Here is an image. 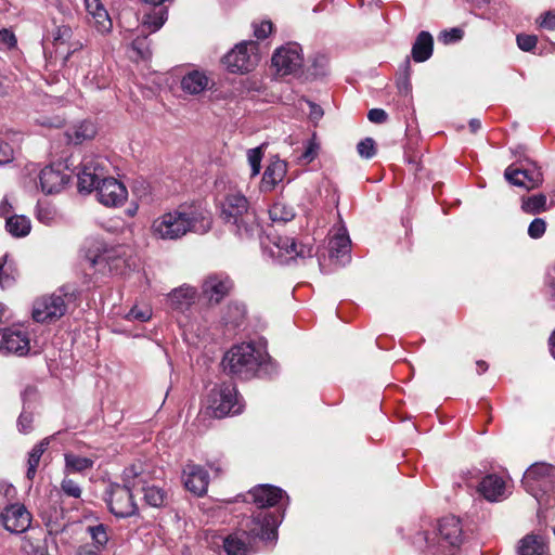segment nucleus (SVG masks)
Wrapping results in <instances>:
<instances>
[{
  "label": "nucleus",
  "instance_id": "f257e3e1",
  "mask_svg": "<svg viewBox=\"0 0 555 555\" xmlns=\"http://www.w3.org/2000/svg\"><path fill=\"white\" fill-rule=\"evenodd\" d=\"M210 228L209 212L196 207L180 206L155 218L151 225V233L157 240L175 241L189 232L207 233Z\"/></svg>",
  "mask_w": 555,
  "mask_h": 555
},
{
  "label": "nucleus",
  "instance_id": "f03ea898",
  "mask_svg": "<svg viewBox=\"0 0 555 555\" xmlns=\"http://www.w3.org/2000/svg\"><path fill=\"white\" fill-rule=\"evenodd\" d=\"M220 217L242 238L253 237L259 232L257 216L242 193H229L224 197Z\"/></svg>",
  "mask_w": 555,
  "mask_h": 555
},
{
  "label": "nucleus",
  "instance_id": "7ed1b4c3",
  "mask_svg": "<svg viewBox=\"0 0 555 555\" xmlns=\"http://www.w3.org/2000/svg\"><path fill=\"white\" fill-rule=\"evenodd\" d=\"M463 542V529L459 518L447 516L438 520L431 531L418 533L415 543L422 546L424 543L427 551L438 554L453 552Z\"/></svg>",
  "mask_w": 555,
  "mask_h": 555
},
{
  "label": "nucleus",
  "instance_id": "20e7f679",
  "mask_svg": "<svg viewBox=\"0 0 555 555\" xmlns=\"http://www.w3.org/2000/svg\"><path fill=\"white\" fill-rule=\"evenodd\" d=\"M262 361V354L253 344H241L232 347L223 358L224 370L230 374L249 378Z\"/></svg>",
  "mask_w": 555,
  "mask_h": 555
},
{
  "label": "nucleus",
  "instance_id": "39448f33",
  "mask_svg": "<svg viewBox=\"0 0 555 555\" xmlns=\"http://www.w3.org/2000/svg\"><path fill=\"white\" fill-rule=\"evenodd\" d=\"M75 300V293L65 286L57 292L38 298L34 302L33 318L38 323L54 322L65 314L68 305Z\"/></svg>",
  "mask_w": 555,
  "mask_h": 555
},
{
  "label": "nucleus",
  "instance_id": "423d86ee",
  "mask_svg": "<svg viewBox=\"0 0 555 555\" xmlns=\"http://www.w3.org/2000/svg\"><path fill=\"white\" fill-rule=\"evenodd\" d=\"M109 162L106 157L95 154H87L83 156L79 170L78 190L79 192L90 193L96 190L104 179H107Z\"/></svg>",
  "mask_w": 555,
  "mask_h": 555
},
{
  "label": "nucleus",
  "instance_id": "0eeeda50",
  "mask_svg": "<svg viewBox=\"0 0 555 555\" xmlns=\"http://www.w3.org/2000/svg\"><path fill=\"white\" fill-rule=\"evenodd\" d=\"M208 409L217 418L241 413L243 403L241 402L235 385L232 383H223L214 387L208 396Z\"/></svg>",
  "mask_w": 555,
  "mask_h": 555
},
{
  "label": "nucleus",
  "instance_id": "6e6552de",
  "mask_svg": "<svg viewBox=\"0 0 555 555\" xmlns=\"http://www.w3.org/2000/svg\"><path fill=\"white\" fill-rule=\"evenodd\" d=\"M222 61L231 73H248L259 62L258 43L253 40L240 42L223 56Z\"/></svg>",
  "mask_w": 555,
  "mask_h": 555
},
{
  "label": "nucleus",
  "instance_id": "1a4fd4ad",
  "mask_svg": "<svg viewBox=\"0 0 555 555\" xmlns=\"http://www.w3.org/2000/svg\"><path fill=\"white\" fill-rule=\"evenodd\" d=\"M304 64L301 47L291 42L276 49L272 56V65L281 76L297 73Z\"/></svg>",
  "mask_w": 555,
  "mask_h": 555
},
{
  "label": "nucleus",
  "instance_id": "9d476101",
  "mask_svg": "<svg viewBox=\"0 0 555 555\" xmlns=\"http://www.w3.org/2000/svg\"><path fill=\"white\" fill-rule=\"evenodd\" d=\"M278 518L269 512H259L247 520L243 531L249 535L251 540L258 538L260 540L271 541L276 539Z\"/></svg>",
  "mask_w": 555,
  "mask_h": 555
},
{
  "label": "nucleus",
  "instance_id": "9b49d317",
  "mask_svg": "<svg viewBox=\"0 0 555 555\" xmlns=\"http://www.w3.org/2000/svg\"><path fill=\"white\" fill-rule=\"evenodd\" d=\"M107 504L109 511L117 517H129L137 511L134 493L124 485H112L108 491Z\"/></svg>",
  "mask_w": 555,
  "mask_h": 555
},
{
  "label": "nucleus",
  "instance_id": "f8f14e48",
  "mask_svg": "<svg viewBox=\"0 0 555 555\" xmlns=\"http://www.w3.org/2000/svg\"><path fill=\"white\" fill-rule=\"evenodd\" d=\"M30 349L29 334L22 327H8L0 332V352L25 356Z\"/></svg>",
  "mask_w": 555,
  "mask_h": 555
},
{
  "label": "nucleus",
  "instance_id": "ddd939ff",
  "mask_svg": "<svg viewBox=\"0 0 555 555\" xmlns=\"http://www.w3.org/2000/svg\"><path fill=\"white\" fill-rule=\"evenodd\" d=\"M31 517L24 505L15 503L0 513V524L11 533L25 532L30 526Z\"/></svg>",
  "mask_w": 555,
  "mask_h": 555
},
{
  "label": "nucleus",
  "instance_id": "4468645a",
  "mask_svg": "<svg viewBox=\"0 0 555 555\" xmlns=\"http://www.w3.org/2000/svg\"><path fill=\"white\" fill-rule=\"evenodd\" d=\"M96 195L99 202L104 206L118 207L126 202L128 191L121 182L115 178L108 177L101 182V185L98 186Z\"/></svg>",
  "mask_w": 555,
  "mask_h": 555
},
{
  "label": "nucleus",
  "instance_id": "2eb2a0df",
  "mask_svg": "<svg viewBox=\"0 0 555 555\" xmlns=\"http://www.w3.org/2000/svg\"><path fill=\"white\" fill-rule=\"evenodd\" d=\"M69 182V175L61 165L47 166L39 175V183L44 194L52 195L62 192Z\"/></svg>",
  "mask_w": 555,
  "mask_h": 555
},
{
  "label": "nucleus",
  "instance_id": "dca6fc26",
  "mask_svg": "<svg viewBox=\"0 0 555 555\" xmlns=\"http://www.w3.org/2000/svg\"><path fill=\"white\" fill-rule=\"evenodd\" d=\"M504 176L509 183L527 191L538 188L543 182L542 172L535 166L530 168L509 166L505 169Z\"/></svg>",
  "mask_w": 555,
  "mask_h": 555
},
{
  "label": "nucleus",
  "instance_id": "f3484780",
  "mask_svg": "<svg viewBox=\"0 0 555 555\" xmlns=\"http://www.w3.org/2000/svg\"><path fill=\"white\" fill-rule=\"evenodd\" d=\"M182 478L186 490L195 495L202 496L207 492L209 475L202 466L193 463L186 464Z\"/></svg>",
  "mask_w": 555,
  "mask_h": 555
},
{
  "label": "nucleus",
  "instance_id": "a211bd4d",
  "mask_svg": "<svg viewBox=\"0 0 555 555\" xmlns=\"http://www.w3.org/2000/svg\"><path fill=\"white\" fill-rule=\"evenodd\" d=\"M232 281L228 276L209 275L202 284V294L210 304H219L232 289Z\"/></svg>",
  "mask_w": 555,
  "mask_h": 555
},
{
  "label": "nucleus",
  "instance_id": "6ab92c4d",
  "mask_svg": "<svg viewBox=\"0 0 555 555\" xmlns=\"http://www.w3.org/2000/svg\"><path fill=\"white\" fill-rule=\"evenodd\" d=\"M198 298L197 289L189 284L173 288L167 295L169 307L180 313H185Z\"/></svg>",
  "mask_w": 555,
  "mask_h": 555
},
{
  "label": "nucleus",
  "instance_id": "aec40b11",
  "mask_svg": "<svg viewBox=\"0 0 555 555\" xmlns=\"http://www.w3.org/2000/svg\"><path fill=\"white\" fill-rule=\"evenodd\" d=\"M150 479L151 473L141 462L126 467L122 473V485L132 493L137 491L142 492L147 487Z\"/></svg>",
  "mask_w": 555,
  "mask_h": 555
},
{
  "label": "nucleus",
  "instance_id": "412c9836",
  "mask_svg": "<svg viewBox=\"0 0 555 555\" xmlns=\"http://www.w3.org/2000/svg\"><path fill=\"white\" fill-rule=\"evenodd\" d=\"M273 244L280 251L288 255L292 259H304L313 256V246L310 242L297 243L294 237L276 236L273 237Z\"/></svg>",
  "mask_w": 555,
  "mask_h": 555
},
{
  "label": "nucleus",
  "instance_id": "4be33fe9",
  "mask_svg": "<svg viewBox=\"0 0 555 555\" xmlns=\"http://www.w3.org/2000/svg\"><path fill=\"white\" fill-rule=\"evenodd\" d=\"M248 494L259 508H266L278 504L285 492L274 486L259 485L253 488Z\"/></svg>",
  "mask_w": 555,
  "mask_h": 555
},
{
  "label": "nucleus",
  "instance_id": "5701e85b",
  "mask_svg": "<svg viewBox=\"0 0 555 555\" xmlns=\"http://www.w3.org/2000/svg\"><path fill=\"white\" fill-rule=\"evenodd\" d=\"M215 85L214 80L202 70H191L181 79V89L191 95L199 94Z\"/></svg>",
  "mask_w": 555,
  "mask_h": 555
},
{
  "label": "nucleus",
  "instance_id": "b1692460",
  "mask_svg": "<svg viewBox=\"0 0 555 555\" xmlns=\"http://www.w3.org/2000/svg\"><path fill=\"white\" fill-rule=\"evenodd\" d=\"M350 238L345 228H339L337 232L330 238L328 250L330 257L337 262L345 264L349 260Z\"/></svg>",
  "mask_w": 555,
  "mask_h": 555
},
{
  "label": "nucleus",
  "instance_id": "393cba45",
  "mask_svg": "<svg viewBox=\"0 0 555 555\" xmlns=\"http://www.w3.org/2000/svg\"><path fill=\"white\" fill-rule=\"evenodd\" d=\"M547 552L546 538L534 532L526 534L517 545V555H546Z\"/></svg>",
  "mask_w": 555,
  "mask_h": 555
},
{
  "label": "nucleus",
  "instance_id": "a878e982",
  "mask_svg": "<svg viewBox=\"0 0 555 555\" xmlns=\"http://www.w3.org/2000/svg\"><path fill=\"white\" fill-rule=\"evenodd\" d=\"M287 172V165L280 158L271 160L269 166L266 168L261 188L263 191H272L280 182L283 181Z\"/></svg>",
  "mask_w": 555,
  "mask_h": 555
},
{
  "label": "nucleus",
  "instance_id": "bb28decb",
  "mask_svg": "<svg viewBox=\"0 0 555 555\" xmlns=\"http://www.w3.org/2000/svg\"><path fill=\"white\" fill-rule=\"evenodd\" d=\"M253 540L246 531L235 532L223 540V547L228 555H248Z\"/></svg>",
  "mask_w": 555,
  "mask_h": 555
},
{
  "label": "nucleus",
  "instance_id": "cd10ccee",
  "mask_svg": "<svg viewBox=\"0 0 555 555\" xmlns=\"http://www.w3.org/2000/svg\"><path fill=\"white\" fill-rule=\"evenodd\" d=\"M463 479L470 494L477 495L482 502L486 498V474L481 469L473 468L464 474Z\"/></svg>",
  "mask_w": 555,
  "mask_h": 555
},
{
  "label": "nucleus",
  "instance_id": "c85d7f7f",
  "mask_svg": "<svg viewBox=\"0 0 555 555\" xmlns=\"http://www.w3.org/2000/svg\"><path fill=\"white\" fill-rule=\"evenodd\" d=\"M434 49V39L428 31H421L412 47V57L415 62H425L431 54Z\"/></svg>",
  "mask_w": 555,
  "mask_h": 555
},
{
  "label": "nucleus",
  "instance_id": "c756f323",
  "mask_svg": "<svg viewBox=\"0 0 555 555\" xmlns=\"http://www.w3.org/2000/svg\"><path fill=\"white\" fill-rule=\"evenodd\" d=\"M507 480L496 474H488V502L505 500L511 491Z\"/></svg>",
  "mask_w": 555,
  "mask_h": 555
},
{
  "label": "nucleus",
  "instance_id": "7c9ffc66",
  "mask_svg": "<svg viewBox=\"0 0 555 555\" xmlns=\"http://www.w3.org/2000/svg\"><path fill=\"white\" fill-rule=\"evenodd\" d=\"M40 516L49 533L57 534L63 531L65 524L63 522L62 508H41Z\"/></svg>",
  "mask_w": 555,
  "mask_h": 555
},
{
  "label": "nucleus",
  "instance_id": "2f4dec72",
  "mask_svg": "<svg viewBox=\"0 0 555 555\" xmlns=\"http://www.w3.org/2000/svg\"><path fill=\"white\" fill-rule=\"evenodd\" d=\"M95 127L91 121H81L66 131L68 141L74 144H80L85 140H90L95 135Z\"/></svg>",
  "mask_w": 555,
  "mask_h": 555
},
{
  "label": "nucleus",
  "instance_id": "473e14b6",
  "mask_svg": "<svg viewBox=\"0 0 555 555\" xmlns=\"http://www.w3.org/2000/svg\"><path fill=\"white\" fill-rule=\"evenodd\" d=\"M555 480V466L547 463H535L531 465L525 473L524 482L528 480Z\"/></svg>",
  "mask_w": 555,
  "mask_h": 555
},
{
  "label": "nucleus",
  "instance_id": "72a5a7b5",
  "mask_svg": "<svg viewBox=\"0 0 555 555\" xmlns=\"http://www.w3.org/2000/svg\"><path fill=\"white\" fill-rule=\"evenodd\" d=\"M168 16L167 9L160 8L150 14H145L142 21L141 33L153 34L160 29Z\"/></svg>",
  "mask_w": 555,
  "mask_h": 555
},
{
  "label": "nucleus",
  "instance_id": "f704fd0d",
  "mask_svg": "<svg viewBox=\"0 0 555 555\" xmlns=\"http://www.w3.org/2000/svg\"><path fill=\"white\" fill-rule=\"evenodd\" d=\"M51 439H52V437L44 438L38 444H36L29 452V456H28V461H27L28 468H27V473H26V477L29 480H33L35 478L40 459H41L43 452L47 450L48 446L50 444Z\"/></svg>",
  "mask_w": 555,
  "mask_h": 555
},
{
  "label": "nucleus",
  "instance_id": "c9c22d12",
  "mask_svg": "<svg viewBox=\"0 0 555 555\" xmlns=\"http://www.w3.org/2000/svg\"><path fill=\"white\" fill-rule=\"evenodd\" d=\"M65 457V472L67 473H82L92 468L94 462L90 457L80 456L74 453H66Z\"/></svg>",
  "mask_w": 555,
  "mask_h": 555
},
{
  "label": "nucleus",
  "instance_id": "e433bc0d",
  "mask_svg": "<svg viewBox=\"0 0 555 555\" xmlns=\"http://www.w3.org/2000/svg\"><path fill=\"white\" fill-rule=\"evenodd\" d=\"M7 230L16 237L26 236L30 232V220L25 216H12L7 219Z\"/></svg>",
  "mask_w": 555,
  "mask_h": 555
},
{
  "label": "nucleus",
  "instance_id": "4c0bfd02",
  "mask_svg": "<svg viewBox=\"0 0 555 555\" xmlns=\"http://www.w3.org/2000/svg\"><path fill=\"white\" fill-rule=\"evenodd\" d=\"M546 196L544 194H535L521 198V209L526 214L538 215L546 210Z\"/></svg>",
  "mask_w": 555,
  "mask_h": 555
},
{
  "label": "nucleus",
  "instance_id": "58836bf2",
  "mask_svg": "<svg viewBox=\"0 0 555 555\" xmlns=\"http://www.w3.org/2000/svg\"><path fill=\"white\" fill-rule=\"evenodd\" d=\"M269 216L273 222H287L294 219L295 210L283 202H276L269 209Z\"/></svg>",
  "mask_w": 555,
  "mask_h": 555
},
{
  "label": "nucleus",
  "instance_id": "ea45409f",
  "mask_svg": "<svg viewBox=\"0 0 555 555\" xmlns=\"http://www.w3.org/2000/svg\"><path fill=\"white\" fill-rule=\"evenodd\" d=\"M36 216L46 225H52L60 220L57 209L48 203H38Z\"/></svg>",
  "mask_w": 555,
  "mask_h": 555
},
{
  "label": "nucleus",
  "instance_id": "a19ab883",
  "mask_svg": "<svg viewBox=\"0 0 555 555\" xmlns=\"http://www.w3.org/2000/svg\"><path fill=\"white\" fill-rule=\"evenodd\" d=\"M89 23L101 34L109 33L113 23L105 8L89 17Z\"/></svg>",
  "mask_w": 555,
  "mask_h": 555
},
{
  "label": "nucleus",
  "instance_id": "79ce46f5",
  "mask_svg": "<svg viewBox=\"0 0 555 555\" xmlns=\"http://www.w3.org/2000/svg\"><path fill=\"white\" fill-rule=\"evenodd\" d=\"M15 280V270L12 263L8 262V255L0 258V286L9 287Z\"/></svg>",
  "mask_w": 555,
  "mask_h": 555
},
{
  "label": "nucleus",
  "instance_id": "37998d69",
  "mask_svg": "<svg viewBox=\"0 0 555 555\" xmlns=\"http://www.w3.org/2000/svg\"><path fill=\"white\" fill-rule=\"evenodd\" d=\"M145 502L153 507H160L166 500V493L158 487L147 486L143 491Z\"/></svg>",
  "mask_w": 555,
  "mask_h": 555
},
{
  "label": "nucleus",
  "instance_id": "c03bdc74",
  "mask_svg": "<svg viewBox=\"0 0 555 555\" xmlns=\"http://www.w3.org/2000/svg\"><path fill=\"white\" fill-rule=\"evenodd\" d=\"M245 307L240 304H233L228 307V314L223 317L227 325L238 326L245 318Z\"/></svg>",
  "mask_w": 555,
  "mask_h": 555
},
{
  "label": "nucleus",
  "instance_id": "a18cd8bd",
  "mask_svg": "<svg viewBox=\"0 0 555 555\" xmlns=\"http://www.w3.org/2000/svg\"><path fill=\"white\" fill-rule=\"evenodd\" d=\"M263 146L264 145H260L258 147L250 149L247 152V159L251 168V177H255L260 172Z\"/></svg>",
  "mask_w": 555,
  "mask_h": 555
},
{
  "label": "nucleus",
  "instance_id": "49530a36",
  "mask_svg": "<svg viewBox=\"0 0 555 555\" xmlns=\"http://www.w3.org/2000/svg\"><path fill=\"white\" fill-rule=\"evenodd\" d=\"M88 532L90 533L95 546L98 548L104 547L108 541V535L106 532V527L102 524L96 526L88 527Z\"/></svg>",
  "mask_w": 555,
  "mask_h": 555
},
{
  "label": "nucleus",
  "instance_id": "de8ad7c7",
  "mask_svg": "<svg viewBox=\"0 0 555 555\" xmlns=\"http://www.w3.org/2000/svg\"><path fill=\"white\" fill-rule=\"evenodd\" d=\"M147 35L146 33L143 34V37H137L132 41V50L137 52L138 56L142 60H146L151 56V50L150 44L147 42Z\"/></svg>",
  "mask_w": 555,
  "mask_h": 555
},
{
  "label": "nucleus",
  "instance_id": "09e8293b",
  "mask_svg": "<svg viewBox=\"0 0 555 555\" xmlns=\"http://www.w3.org/2000/svg\"><path fill=\"white\" fill-rule=\"evenodd\" d=\"M357 151L361 157L372 158L376 153L374 140L372 138L361 140L357 145Z\"/></svg>",
  "mask_w": 555,
  "mask_h": 555
},
{
  "label": "nucleus",
  "instance_id": "8fccbe9b",
  "mask_svg": "<svg viewBox=\"0 0 555 555\" xmlns=\"http://www.w3.org/2000/svg\"><path fill=\"white\" fill-rule=\"evenodd\" d=\"M311 70L314 76H321L325 74L327 67V57L323 54L317 53L311 59Z\"/></svg>",
  "mask_w": 555,
  "mask_h": 555
},
{
  "label": "nucleus",
  "instance_id": "3c124183",
  "mask_svg": "<svg viewBox=\"0 0 555 555\" xmlns=\"http://www.w3.org/2000/svg\"><path fill=\"white\" fill-rule=\"evenodd\" d=\"M61 489L66 495L70 496V498H75V499L80 498L81 492H82L79 485L76 481H74L73 479L67 478V477H65L62 480Z\"/></svg>",
  "mask_w": 555,
  "mask_h": 555
},
{
  "label": "nucleus",
  "instance_id": "603ef678",
  "mask_svg": "<svg viewBox=\"0 0 555 555\" xmlns=\"http://www.w3.org/2000/svg\"><path fill=\"white\" fill-rule=\"evenodd\" d=\"M463 30L461 28L454 27L448 30H443L439 35V40L444 44H451L460 41L463 38Z\"/></svg>",
  "mask_w": 555,
  "mask_h": 555
},
{
  "label": "nucleus",
  "instance_id": "864d4df0",
  "mask_svg": "<svg viewBox=\"0 0 555 555\" xmlns=\"http://www.w3.org/2000/svg\"><path fill=\"white\" fill-rule=\"evenodd\" d=\"M517 46L520 50L529 52L537 46L538 38L533 35L519 34L517 35Z\"/></svg>",
  "mask_w": 555,
  "mask_h": 555
},
{
  "label": "nucleus",
  "instance_id": "5fc2aeb1",
  "mask_svg": "<svg viewBox=\"0 0 555 555\" xmlns=\"http://www.w3.org/2000/svg\"><path fill=\"white\" fill-rule=\"evenodd\" d=\"M546 230V222L541 218L531 221L528 228V234L532 238H540Z\"/></svg>",
  "mask_w": 555,
  "mask_h": 555
},
{
  "label": "nucleus",
  "instance_id": "6e6d98bb",
  "mask_svg": "<svg viewBox=\"0 0 555 555\" xmlns=\"http://www.w3.org/2000/svg\"><path fill=\"white\" fill-rule=\"evenodd\" d=\"M73 36V30L67 25H62L56 28L53 34V41L57 44L66 43Z\"/></svg>",
  "mask_w": 555,
  "mask_h": 555
},
{
  "label": "nucleus",
  "instance_id": "4d7b16f0",
  "mask_svg": "<svg viewBox=\"0 0 555 555\" xmlns=\"http://www.w3.org/2000/svg\"><path fill=\"white\" fill-rule=\"evenodd\" d=\"M397 87L399 92L402 94H409L411 91V82H410V61H405V73L398 79Z\"/></svg>",
  "mask_w": 555,
  "mask_h": 555
},
{
  "label": "nucleus",
  "instance_id": "13d9d810",
  "mask_svg": "<svg viewBox=\"0 0 555 555\" xmlns=\"http://www.w3.org/2000/svg\"><path fill=\"white\" fill-rule=\"evenodd\" d=\"M253 26H254V35L258 39L267 38L271 34L272 28H273V25L270 21H262L259 24L255 23Z\"/></svg>",
  "mask_w": 555,
  "mask_h": 555
},
{
  "label": "nucleus",
  "instance_id": "bf43d9fd",
  "mask_svg": "<svg viewBox=\"0 0 555 555\" xmlns=\"http://www.w3.org/2000/svg\"><path fill=\"white\" fill-rule=\"evenodd\" d=\"M33 415L30 413L23 412L17 421L18 430L23 434H27L31 430Z\"/></svg>",
  "mask_w": 555,
  "mask_h": 555
},
{
  "label": "nucleus",
  "instance_id": "052dcab7",
  "mask_svg": "<svg viewBox=\"0 0 555 555\" xmlns=\"http://www.w3.org/2000/svg\"><path fill=\"white\" fill-rule=\"evenodd\" d=\"M16 43L15 36L12 31L8 29L0 30V47L10 49L14 47Z\"/></svg>",
  "mask_w": 555,
  "mask_h": 555
},
{
  "label": "nucleus",
  "instance_id": "680f3d73",
  "mask_svg": "<svg viewBox=\"0 0 555 555\" xmlns=\"http://www.w3.org/2000/svg\"><path fill=\"white\" fill-rule=\"evenodd\" d=\"M151 315H152V313L149 309L142 310V309H138L137 307H134L127 314V319L145 322V321L150 320Z\"/></svg>",
  "mask_w": 555,
  "mask_h": 555
},
{
  "label": "nucleus",
  "instance_id": "e2e57ef3",
  "mask_svg": "<svg viewBox=\"0 0 555 555\" xmlns=\"http://www.w3.org/2000/svg\"><path fill=\"white\" fill-rule=\"evenodd\" d=\"M367 118L371 122L374 124H383L387 120L388 115L387 113L382 108H372L367 113Z\"/></svg>",
  "mask_w": 555,
  "mask_h": 555
},
{
  "label": "nucleus",
  "instance_id": "0e129e2a",
  "mask_svg": "<svg viewBox=\"0 0 555 555\" xmlns=\"http://www.w3.org/2000/svg\"><path fill=\"white\" fill-rule=\"evenodd\" d=\"M13 158V150L10 144L0 141V165L11 162Z\"/></svg>",
  "mask_w": 555,
  "mask_h": 555
},
{
  "label": "nucleus",
  "instance_id": "69168bd1",
  "mask_svg": "<svg viewBox=\"0 0 555 555\" xmlns=\"http://www.w3.org/2000/svg\"><path fill=\"white\" fill-rule=\"evenodd\" d=\"M307 105L309 107V118L314 122L320 120L324 114L322 107L310 101H307Z\"/></svg>",
  "mask_w": 555,
  "mask_h": 555
},
{
  "label": "nucleus",
  "instance_id": "338daca9",
  "mask_svg": "<svg viewBox=\"0 0 555 555\" xmlns=\"http://www.w3.org/2000/svg\"><path fill=\"white\" fill-rule=\"evenodd\" d=\"M540 26L550 30L555 29V13L553 12H545L541 16Z\"/></svg>",
  "mask_w": 555,
  "mask_h": 555
},
{
  "label": "nucleus",
  "instance_id": "774afa93",
  "mask_svg": "<svg viewBox=\"0 0 555 555\" xmlns=\"http://www.w3.org/2000/svg\"><path fill=\"white\" fill-rule=\"evenodd\" d=\"M317 155V145L313 142H307V145L305 147V152L300 156L302 160L306 163H310L313 160V158Z\"/></svg>",
  "mask_w": 555,
  "mask_h": 555
}]
</instances>
